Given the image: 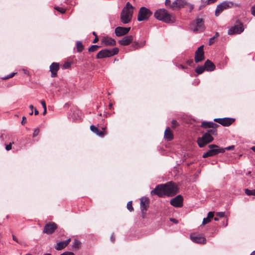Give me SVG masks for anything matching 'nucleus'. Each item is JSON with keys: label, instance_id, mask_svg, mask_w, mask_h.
Wrapping results in <instances>:
<instances>
[{"label": "nucleus", "instance_id": "1", "mask_svg": "<svg viewBox=\"0 0 255 255\" xmlns=\"http://www.w3.org/2000/svg\"><path fill=\"white\" fill-rule=\"evenodd\" d=\"M177 192L178 188L176 185L170 181L157 185L154 189L151 191V194L156 195L159 197H171L176 194Z\"/></svg>", "mask_w": 255, "mask_h": 255}, {"label": "nucleus", "instance_id": "2", "mask_svg": "<svg viewBox=\"0 0 255 255\" xmlns=\"http://www.w3.org/2000/svg\"><path fill=\"white\" fill-rule=\"evenodd\" d=\"M154 17L158 20L162 21L165 23H173L175 21V17L168 11L161 8L157 10L154 14Z\"/></svg>", "mask_w": 255, "mask_h": 255}, {"label": "nucleus", "instance_id": "3", "mask_svg": "<svg viewBox=\"0 0 255 255\" xmlns=\"http://www.w3.org/2000/svg\"><path fill=\"white\" fill-rule=\"evenodd\" d=\"M119 49L115 47L112 49H104L100 51L96 55L97 59H103L110 57L118 53Z\"/></svg>", "mask_w": 255, "mask_h": 255}, {"label": "nucleus", "instance_id": "4", "mask_svg": "<svg viewBox=\"0 0 255 255\" xmlns=\"http://www.w3.org/2000/svg\"><path fill=\"white\" fill-rule=\"evenodd\" d=\"M209 147L210 149L203 154L202 155L203 158L213 156L220 153H224L225 152L224 148H220L219 146L214 144H210Z\"/></svg>", "mask_w": 255, "mask_h": 255}, {"label": "nucleus", "instance_id": "5", "mask_svg": "<svg viewBox=\"0 0 255 255\" xmlns=\"http://www.w3.org/2000/svg\"><path fill=\"white\" fill-rule=\"evenodd\" d=\"M152 15V12L149 8L142 6L139 9L137 19L138 21L147 20Z\"/></svg>", "mask_w": 255, "mask_h": 255}, {"label": "nucleus", "instance_id": "6", "mask_svg": "<svg viewBox=\"0 0 255 255\" xmlns=\"http://www.w3.org/2000/svg\"><path fill=\"white\" fill-rule=\"evenodd\" d=\"M204 20L201 18H196L190 25V29L193 32L203 31L205 27L204 24Z\"/></svg>", "mask_w": 255, "mask_h": 255}, {"label": "nucleus", "instance_id": "7", "mask_svg": "<svg viewBox=\"0 0 255 255\" xmlns=\"http://www.w3.org/2000/svg\"><path fill=\"white\" fill-rule=\"evenodd\" d=\"M214 138L209 133L205 132L202 137L197 139V143L200 147H203L207 144L212 142Z\"/></svg>", "mask_w": 255, "mask_h": 255}, {"label": "nucleus", "instance_id": "8", "mask_svg": "<svg viewBox=\"0 0 255 255\" xmlns=\"http://www.w3.org/2000/svg\"><path fill=\"white\" fill-rule=\"evenodd\" d=\"M133 11H128L126 8H123L121 13V20L124 24L130 22L132 19Z\"/></svg>", "mask_w": 255, "mask_h": 255}, {"label": "nucleus", "instance_id": "9", "mask_svg": "<svg viewBox=\"0 0 255 255\" xmlns=\"http://www.w3.org/2000/svg\"><path fill=\"white\" fill-rule=\"evenodd\" d=\"M244 30L243 24L239 21H237L236 24L232 26L228 31L229 35H233L236 34H240Z\"/></svg>", "mask_w": 255, "mask_h": 255}, {"label": "nucleus", "instance_id": "10", "mask_svg": "<svg viewBox=\"0 0 255 255\" xmlns=\"http://www.w3.org/2000/svg\"><path fill=\"white\" fill-rule=\"evenodd\" d=\"M233 5V3L231 1H223L218 4L215 10V15L218 16L224 10L231 7Z\"/></svg>", "mask_w": 255, "mask_h": 255}, {"label": "nucleus", "instance_id": "11", "mask_svg": "<svg viewBox=\"0 0 255 255\" xmlns=\"http://www.w3.org/2000/svg\"><path fill=\"white\" fill-rule=\"evenodd\" d=\"M204 59V45H201L198 48L195 54V62L198 63Z\"/></svg>", "mask_w": 255, "mask_h": 255}, {"label": "nucleus", "instance_id": "12", "mask_svg": "<svg viewBox=\"0 0 255 255\" xmlns=\"http://www.w3.org/2000/svg\"><path fill=\"white\" fill-rule=\"evenodd\" d=\"M235 120V119L230 118H216L214 120L215 122L225 127L230 126Z\"/></svg>", "mask_w": 255, "mask_h": 255}, {"label": "nucleus", "instance_id": "13", "mask_svg": "<svg viewBox=\"0 0 255 255\" xmlns=\"http://www.w3.org/2000/svg\"><path fill=\"white\" fill-rule=\"evenodd\" d=\"M187 4L186 0H175L172 2L171 9L172 10L179 9L183 8Z\"/></svg>", "mask_w": 255, "mask_h": 255}, {"label": "nucleus", "instance_id": "14", "mask_svg": "<svg viewBox=\"0 0 255 255\" xmlns=\"http://www.w3.org/2000/svg\"><path fill=\"white\" fill-rule=\"evenodd\" d=\"M57 228V226L54 222H50L45 225L43 232L47 234H52Z\"/></svg>", "mask_w": 255, "mask_h": 255}, {"label": "nucleus", "instance_id": "15", "mask_svg": "<svg viewBox=\"0 0 255 255\" xmlns=\"http://www.w3.org/2000/svg\"><path fill=\"white\" fill-rule=\"evenodd\" d=\"M183 197L181 195H179L176 196L175 198H172L170 201V204L173 206L179 208L183 206Z\"/></svg>", "mask_w": 255, "mask_h": 255}, {"label": "nucleus", "instance_id": "16", "mask_svg": "<svg viewBox=\"0 0 255 255\" xmlns=\"http://www.w3.org/2000/svg\"><path fill=\"white\" fill-rule=\"evenodd\" d=\"M130 29V27H124L118 26L115 28V33L116 36L120 37L125 35L128 33Z\"/></svg>", "mask_w": 255, "mask_h": 255}, {"label": "nucleus", "instance_id": "17", "mask_svg": "<svg viewBox=\"0 0 255 255\" xmlns=\"http://www.w3.org/2000/svg\"><path fill=\"white\" fill-rule=\"evenodd\" d=\"M140 209L142 213H145L148 207L149 200L146 197L140 198Z\"/></svg>", "mask_w": 255, "mask_h": 255}, {"label": "nucleus", "instance_id": "18", "mask_svg": "<svg viewBox=\"0 0 255 255\" xmlns=\"http://www.w3.org/2000/svg\"><path fill=\"white\" fill-rule=\"evenodd\" d=\"M133 40V36L132 35H127L124 36L122 39L119 40V43L123 46H127L130 44Z\"/></svg>", "mask_w": 255, "mask_h": 255}, {"label": "nucleus", "instance_id": "19", "mask_svg": "<svg viewBox=\"0 0 255 255\" xmlns=\"http://www.w3.org/2000/svg\"><path fill=\"white\" fill-rule=\"evenodd\" d=\"M191 240L195 243L204 244L206 243V238L202 236H195L194 234L190 235Z\"/></svg>", "mask_w": 255, "mask_h": 255}, {"label": "nucleus", "instance_id": "20", "mask_svg": "<svg viewBox=\"0 0 255 255\" xmlns=\"http://www.w3.org/2000/svg\"><path fill=\"white\" fill-rule=\"evenodd\" d=\"M59 69V64L58 63L53 62L50 66V71L51 73L52 77H55L57 76V72Z\"/></svg>", "mask_w": 255, "mask_h": 255}, {"label": "nucleus", "instance_id": "21", "mask_svg": "<svg viewBox=\"0 0 255 255\" xmlns=\"http://www.w3.org/2000/svg\"><path fill=\"white\" fill-rule=\"evenodd\" d=\"M71 239L69 238L65 241H62L57 243L55 248L58 251L64 249L70 242Z\"/></svg>", "mask_w": 255, "mask_h": 255}, {"label": "nucleus", "instance_id": "22", "mask_svg": "<svg viewBox=\"0 0 255 255\" xmlns=\"http://www.w3.org/2000/svg\"><path fill=\"white\" fill-rule=\"evenodd\" d=\"M102 42L105 46H114L116 44V41L114 39L110 37H104Z\"/></svg>", "mask_w": 255, "mask_h": 255}, {"label": "nucleus", "instance_id": "23", "mask_svg": "<svg viewBox=\"0 0 255 255\" xmlns=\"http://www.w3.org/2000/svg\"><path fill=\"white\" fill-rule=\"evenodd\" d=\"M205 69L207 71H212L215 69V65L210 60H207L204 64Z\"/></svg>", "mask_w": 255, "mask_h": 255}, {"label": "nucleus", "instance_id": "24", "mask_svg": "<svg viewBox=\"0 0 255 255\" xmlns=\"http://www.w3.org/2000/svg\"><path fill=\"white\" fill-rule=\"evenodd\" d=\"M201 127L204 128H218V125L213 122H203L201 124Z\"/></svg>", "mask_w": 255, "mask_h": 255}, {"label": "nucleus", "instance_id": "25", "mask_svg": "<svg viewBox=\"0 0 255 255\" xmlns=\"http://www.w3.org/2000/svg\"><path fill=\"white\" fill-rule=\"evenodd\" d=\"M164 138L168 141H170L173 138L172 132L169 127L166 128L165 130Z\"/></svg>", "mask_w": 255, "mask_h": 255}, {"label": "nucleus", "instance_id": "26", "mask_svg": "<svg viewBox=\"0 0 255 255\" xmlns=\"http://www.w3.org/2000/svg\"><path fill=\"white\" fill-rule=\"evenodd\" d=\"M214 217V213L212 212H209L208 214V216L206 218L203 219L202 224L206 225L209 223L211 220Z\"/></svg>", "mask_w": 255, "mask_h": 255}, {"label": "nucleus", "instance_id": "27", "mask_svg": "<svg viewBox=\"0 0 255 255\" xmlns=\"http://www.w3.org/2000/svg\"><path fill=\"white\" fill-rule=\"evenodd\" d=\"M81 246V243L77 239H75L72 243V249L75 250H79Z\"/></svg>", "mask_w": 255, "mask_h": 255}, {"label": "nucleus", "instance_id": "28", "mask_svg": "<svg viewBox=\"0 0 255 255\" xmlns=\"http://www.w3.org/2000/svg\"><path fill=\"white\" fill-rule=\"evenodd\" d=\"M145 42L139 43L138 41H134L132 44V47L134 49H137L144 46Z\"/></svg>", "mask_w": 255, "mask_h": 255}, {"label": "nucleus", "instance_id": "29", "mask_svg": "<svg viewBox=\"0 0 255 255\" xmlns=\"http://www.w3.org/2000/svg\"><path fill=\"white\" fill-rule=\"evenodd\" d=\"M76 47H77V51L78 52H82L84 48V47L82 43L80 41H78L76 42Z\"/></svg>", "mask_w": 255, "mask_h": 255}, {"label": "nucleus", "instance_id": "30", "mask_svg": "<svg viewBox=\"0 0 255 255\" xmlns=\"http://www.w3.org/2000/svg\"><path fill=\"white\" fill-rule=\"evenodd\" d=\"M206 70L204 66H199L195 69V71L198 74H201L203 72Z\"/></svg>", "mask_w": 255, "mask_h": 255}, {"label": "nucleus", "instance_id": "31", "mask_svg": "<svg viewBox=\"0 0 255 255\" xmlns=\"http://www.w3.org/2000/svg\"><path fill=\"white\" fill-rule=\"evenodd\" d=\"M100 47V46L97 45H92L89 49L88 51L89 52H93L98 50V49Z\"/></svg>", "mask_w": 255, "mask_h": 255}, {"label": "nucleus", "instance_id": "32", "mask_svg": "<svg viewBox=\"0 0 255 255\" xmlns=\"http://www.w3.org/2000/svg\"><path fill=\"white\" fill-rule=\"evenodd\" d=\"M212 128V129L208 130L206 132L209 133L211 136H212V135H217V131L216 129L217 128Z\"/></svg>", "mask_w": 255, "mask_h": 255}, {"label": "nucleus", "instance_id": "33", "mask_svg": "<svg viewBox=\"0 0 255 255\" xmlns=\"http://www.w3.org/2000/svg\"><path fill=\"white\" fill-rule=\"evenodd\" d=\"M245 193L248 196H251V195L255 196V189L250 190L248 189H246Z\"/></svg>", "mask_w": 255, "mask_h": 255}, {"label": "nucleus", "instance_id": "34", "mask_svg": "<svg viewBox=\"0 0 255 255\" xmlns=\"http://www.w3.org/2000/svg\"><path fill=\"white\" fill-rule=\"evenodd\" d=\"M128 10V11H130L133 10V6L129 2H128L126 3V5L125 7H124L123 8H126Z\"/></svg>", "mask_w": 255, "mask_h": 255}, {"label": "nucleus", "instance_id": "35", "mask_svg": "<svg viewBox=\"0 0 255 255\" xmlns=\"http://www.w3.org/2000/svg\"><path fill=\"white\" fill-rule=\"evenodd\" d=\"M127 209H128L130 212H131V211H133V208L132 206V201H129V202L127 203Z\"/></svg>", "mask_w": 255, "mask_h": 255}, {"label": "nucleus", "instance_id": "36", "mask_svg": "<svg viewBox=\"0 0 255 255\" xmlns=\"http://www.w3.org/2000/svg\"><path fill=\"white\" fill-rule=\"evenodd\" d=\"M90 129L96 134L98 133V132H99L98 128L94 125H92L90 126Z\"/></svg>", "mask_w": 255, "mask_h": 255}, {"label": "nucleus", "instance_id": "37", "mask_svg": "<svg viewBox=\"0 0 255 255\" xmlns=\"http://www.w3.org/2000/svg\"><path fill=\"white\" fill-rule=\"evenodd\" d=\"M55 9L57 11H59L61 13H64L66 11L65 9L62 7H60L58 6H56L54 7Z\"/></svg>", "mask_w": 255, "mask_h": 255}, {"label": "nucleus", "instance_id": "38", "mask_svg": "<svg viewBox=\"0 0 255 255\" xmlns=\"http://www.w3.org/2000/svg\"><path fill=\"white\" fill-rule=\"evenodd\" d=\"M15 74H16V73H14V72L11 73L9 75H7L4 77H3L2 79L4 80H6V79L12 78L14 76V75Z\"/></svg>", "mask_w": 255, "mask_h": 255}, {"label": "nucleus", "instance_id": "39", "mask_svg": "<svg viewBox=\"0 0 255 255\" xmlns=\"http://www.w3.org/2000/svg\"><path fill=\"white\" fill-rule=\"evenodd\" d=\"M39 132V129L38 128H36L34 129V132L33 133V137H35L38 135Z\"/></svg>", "mask_w": 255, "mask_h": 255}, {"label": "nucleus", "instance_id": "40", "mask_svg": "<svg viewBox=\"0 0 255 255\" xmlns=\"http://www.w3.org/2000/svg\"><path fill=\"white\" fill-rule=\"evenodd\" d=\"M106 134V132H105L104 131H100L99 130V132H98V133H97V135H98L101 137H103L105 135V134Z\"/></svg>", "mask_w": 255, "mask_h": 255}, {"label": "nucleus", "instance_id": "41", "mask_svg": "<svg viewBox=\"0 0 255 255\" xmlns=\"http://www.w3.org/2000/svg\"><path fill=\"white\" fill-rule=\"evenodd\" d=\"M14 142H10L9 144L6 145L5 146V149L7 151L10 150L11 149V145L12 144H13Z\"/></svg>", "mask_w": 255, "mask_h": 255}, {"label": "nucleus", "instance_id": "42", "mask_svg": "<svg viewBox=\"0 0 255 255\" xmlns=\"http://www.w3.org/2000/svg\"><path fill=\"white\" fill-rule=\"evenodd\" d=\"M215 39V36H213L212 37L210 38L209 41V45H211L214 43Z\"/></svg>", "mask_w": 255, "mask_h": 255}, {"label": "nucleus", "instance_id": "43", "mask_svg": "<svg viewBox=\"0 0 255 255\" xmlns=\"http://www.w3.org/2000/svg\"><path fill=\"white\" fill-rule=\"evenodd\" d=\"M165 4L166 6H168L171 8V5L172 4V3H171L170 0H166Z\"/></svg>", "mask_w": 255, "mask_h": 255}, {"label": "nucleus", "instance_id": "44", "mask_svg": "<svg viewBox=\"0 0 255 255\" xmlns=\"http://www.w3.org/2000/svg\"><path fill=\"white\" fill-rule=\"evenodd\" d=\"M71 66V63L69 62H66L64 64L63 67L65 69H67Z\"/></svg>", "mask_w": 255, "mask_h": 255}, {"label": "nucleus", "instance_id": "45", "mask_svg": "<svg viewBox=\"0 0 255 255\" xmlns=\"http://www.w3.org/2000/svg\"><path fill=\"white\" fill-rule=\"evenodd\" d=\"M171 123H172V127L173 128H175L176 127H177L178 126V123L175 120H172V122H171Z\"/></svg>", "mask_w": 255, "mask_h": 255}, {"label": "nucleus", "instance_id": "46", "mask_svg": "<svg viewBox=\"0 0 255 255\" xmlns=\"http://www.w3.org/2000/svg\"><path fill=\"white\" fill-rule=\"evenodd\" d=\"M60 255H75L74 254L71 252H65Z\"/></svg>", "mask_w": 255, "mask_h": 255}, {"label": "nucleus", "instance_id": "47", "mask_svg": "<svg viewBox=\"0 0 255 255\" xmlns=\"http://www.w3.org/2000/svg\"><path fill=\"white\" fill-rule=\"evenodd\" d=\"M252 14L255 16V4L253 5L251 8Z\"/></svg>", "mask_w": 255, "mask_h": 255}, {"label": "nucleus", "instance_id": "48", "mask_svg": "<svg viewBox=\"0 0 255 255\" xmlns=\"http://www.w3.org/2000/svg\"><path fill=\"white\" fill-rule=\"evenodd\" d=\"M217 215L220 218H222L225 216V213L224 212H218L217 213Z\"/></svg>", "mask_w": 255, "mask_h": 255}, {"label": "nucleus", "instance_id": "49", "mask_svg": "<svg viewBox=\"0 0 255 255\" xmlns=\"http://www.w3.org/2000/svg\"><path fill=\"white\" fill-rule=\"evenodd\" d=\"M40 103L42 105L43 109L46 108V103L44 100H41Z\"/></svg>", "mask_w": 255, "mask_h": 255}, {"label": "nucleus", "instance_id": "50", "mask_svg": "<svg viewBox=\"0 0 255 255\" xmlns=\"http://www.w3.org/2000/svg\"><path fill=\"white\" fill-rule=\"evenodd\" d=\"M29 108L31 110V112L29 113L30 115H32L33 114V110L34 109V107L32 105H30Z\"/></svg>", "mask_w": 255, "mask_h": 255}, {"label": "nucleus", "instance_id": "51", "mask_svg": "<svg viewBox=\"0 0 255 255\" xmlns=\"http://www.w3.org/2000/svg\"><path fill=\"white\" fill-rule=\"evenodd\" d=\"M187 63L191 66L193 63V60L192 59L189 60L187 61Z\"/></svg>", "mask_w": 255, "mask_h": 255}, {"label": "nucleus", "instance_id": "52", "mask_svg": "<svg viewBox=\"0 0 255 255\" xmlns=\"http://www.w3.org/2000/svg\"><path fill=\"white\" fill-rule=\"evenodd\" d=\"M170 221L172 222H173L175 224H177L178 223V220H177L176 219H174V218H170Z\"/></svg>", "mask_w": 255, "mask_h": 255}, {"label": "nucleus", "instance_id": "53", "mask_svg": "<svg viewBox=\"0 0 255 255\" xmlns=\"http://www.w3.org/2000/svg\"><path fill=\"white\" fill-rule=\"evenodd\" d=\"M111 240L113 242H114L115 241V237L114 234H113L111 236Z\"/></svg>", "mask_w": 255, "mask_h": 255}, {"label": "nucleus", "instance_id": "54", "mask_svg": "<svg viewBox=\"0 0 255 255\" xmlns=\"http://www.w3.org/2000/svg\"><path fill=\"white\" fill-rule=\"evenodd\" d=\"M98 41H99V38H98V36H96V37H95V38H94V39L93 40V43H97Z\"/></svg>", "mask_w": 255, "mask_h": 255}, {"label": "nucleus", "instance_id": "55", "mask_svg": "<svg viewBox=\"0 0 255 255\" xmlns=\"http://www.w3.org/2000/svg\"><path fill=\"white\" fill-rule=\"evenodd\" d=\"M234 147V146H228V147H227L226 148H224L225 150L226 149L227 150H229L232 148H233Z\"/></svg>", "mask_w": 255, "mask_h": 255}, {"label": "nucleus", "instance_id": "56", "mask_svg": "<svg viewBox=\"0 0 255 255\" xmlns=\"http://www.w3.org/2000/svg\"><path fill=\"white\" fill-rule=\"evenodd\" d=\"M26 119V118L25 117H22V120L21 122V124L23 125L25 123V120Z\"/></svg>", "mask_w": 255, "mask_h": 255}, {"label": "nucleus", "instance_id": "57", "mask_svg": "<svg viewBox=\"0 0 255 255\" xmlns=\"http://www.w3.org/2000/svg\"><path fill=\"white\" fill-rule=\"evenodd\" d=\"M39 114L38 111L36 109H34V115H37Z\"/></svg>", "mask_w": 255, "mask_h": 255}, {"label": "nucleus", "instance_id": "58", "mask_svg": "<svg viewBox=\"0 0 255 255\" xmlns=\"http://www.w3.org/2000/svg\"><path fill=\"white\" fill-rule=\"evenodd\" d=\"M12 239L14 241H16V242H18L17 239L14 235L12 236Z\"/></svg>", "mask_w": 255, "mask_h": 255}, {"label": "nucleus", "instance_id": "59", "mask_svg": "<svg viewBox=\"0 0 255 255\" xmlns=\"http://www.w3.org/2000/svg\"><path fill=\"white\" fill-rule=\"evenodd\" d=\"M208 3H213L216 1L217 0H208Z\"/></svg>", "mask_w": 255, "mask_h": 255}, {"label": "nucleus", "instance_id": "60", "mask_svg": "<svg viewBox=\"0 0 255 255\" xmlns=\"http://www.w3.org/2000/svg\"><path fill=\"white\" fill-rule=\"evenodd\" d=\"M179 67H180V68H181V69H185V67H184L183 65H180L179 66Z\"/></svg>", "mask_w": 255, "mask_h": 255}, {"label": "nucleus", "instance_id": "61", "mask_svg": "<svg viewBox=\"0 0 255 255\" xmlns=\"http://www.w3.org/2000/svg\"><path fill=\"white\" fill-rule=\"evenodd\" d=\"M251 149H252V150L253 151H254V152H255V146H254L252 147Z\"/></svg>", "mask_w": 255, "mask_h": 255}, {"label": "nucleus", "instance_id": "62", "mask_svg": "<svg viewBox=\"0 0 255 255\" xmlns=\"http://www.w3.org/2000/svg\"><path fill=\"white\" fill-rule=\"evenodd\" d=\"M214 36H215V38H217V37L219 36V33L218 32H216Z\"/></svg>", "mask_w": 255, "mask_h": 255}, {"label": "nucleus", "instance_id": "63", "mask_svg": "<svg viewBox=\"0 0 255 255\" xmlns=\"http://www.w3.org/2000/svg\"><path fill=\"white\" fill-rule=\"evenodd\" d=\"M46 113V108L44 109L43 115H45Z\"/></svg>", "mask_w": 255, "mask_h": 255}, {"label": "nucleus", "instance_id": "64", "mask_svg": "<svg viewBox=\"0 0 255 255\" xmlns=\"http://www.w3.org/2000/svg\"><path fill=\"white\" fill-rule=\"evenodd\" d=\"M250 255H255V251L253 252Z\"/></svg>", "mask_w": 255, "mask_h": 255}]
</instances>
